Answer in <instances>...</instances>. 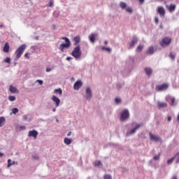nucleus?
Masks as SVG:
<instances>
[{
	"instance_id": "f257e3e1",
	"label": "nucleus",
	"mask_w": 179,
	"mask_h": 179,
	"mask_svg": "<svg viewBox=\"0 0 179 179\" xmlns=\"http://www.w3.org/2000/svg\"><path fill=\"white\" fill-rule=\"evenodd\" d=\"M72 57L76 58V59H79L82 57V50H80V45H77L75 47L71 52Z\"/></svg>"
},
{
	"instance_id": "f03ea898",
	"label": "nucleus",
	"mask_w": 179,
	"mask_h": 179,
	"mask_svg": "<svg viewBox=\"0 0 179 179\" xmlns=\"http://www.w3.org/2000/svg\"><path fill=\"white\" fill-rule=\"evenodd\" d=\"M26 44H22L17 49L15 52V60L19 59L22 57L23 52H24V50H26Z\"/></svg>"
},
{
	"instance_id": "7ed1b4c3",
	"label": "nucleus",
	"mask_w": 179,
	"mask_h": 179,
	"mask_svg": "<svg viewBox=\"0 0 179 179\" xmlns=\"http://www.w3.org/2000/svg\"><path fill=\"white\" fill-rule=\"evenodd\" d=\"M62 40H64L66 43H62L59 48L61 50L62 52H64V50H65V48H69V47H71V41L65 36L62 38Z\"/></svg>"
},
{
	"instance_id": "20e7f679",
	"label": "nucleus",
	"mask_w": 179,
	"mask_h": 179,
	"mask_svg": "<svg viewBox=\"0 0 179 179\" xmlns=\"http://www.w3.org/2000/svg\"><path fill=\"white\" fill-rule=\"evenodd\" d=\"M92 97L93 93L92 92V88L88 87L85 90V94L84 95V99H86V100H92Z\"/></svg>"
},
{
	"instance_id": "39448f33",
	"label": "nucleus",
	"mask_w": 179,
	"mask_h": 179,
	"mask_svg": "<svg viewBox=\"0 0 179 179\" xmlns=\"http://www.w3.org/2000/svg\"><path fill=\"white\" fill-rule=\"evenodd\" d=\"M171 43V38L169 37H165L162 38V41L159 42V45L161 47H167V45H170V43Z\"/></svg>"
},
{
	"instance_id": "423d86ee",
	"label": "nucleus",
	"mask_w": 179,
	"mask_h": 179,
	"mask_svg": "<svg viewBox=\"0 0 179 179\" xmlns=\"http://www.w3.org/2000/svg\"><path fill=\"white\" fill-rule=\"evenodd\" d=\"M128 118H129V110L125 109L121 113L120 121H127Z\"/></svg>"
},
{
	"instance_id": "0eeeda50",
	"label": "nucleus",
	"mask_w": 179,
	"mask_h": 179,
	"mask_svg": "<svg viewBox=\"0 0 179 179\" xmlns=\"http://www.w3.org/2000/svg\"><path fill=\"white\" fill-rule=\"evenodd\" d=\"M141 127H142L141 124H136L134 129L127 132V136H129L130 135H134V134H136V131H138V129H140Z\"/></svg>"
},
{
	"instance_id": "6e6552de",
	"label": "nucleus",
	"mask_w": 179,
	"mask_h": 179,
	"mask_svg": "<svg viewBox=\"0 0 179 179\" xmlns=\"http://www.w3.org/2000/svg\"><path fill=\"white\" fill-rule=\"evenodd\" d=\"M169 87V85L167 84H162L160 85H157L155 87V90L157 92H163V90H166V89Z\"/></svg>"
},
{
	"instance_id": "1a4fd4ad",
	"label": "nucleus",
	"mask_w": 179,
	"mask_h": 179,
	"mask_svg": "<svg viewBox=\"0 0 179 179\" xmlns=\"http://www.w3.org/2000/svg\"><path fill=\"white\" fill-rule=\"evenodd\" d=\"M38 135V131H37V130H31V131H29L28 133V136L29 138L33 137L34 139H37Z\"/></svg>"
},
{
	"instance_id": "9d476101",
	"label": "nucleus",
	"mask_w": 179,
	"mask_h": 179,
	"mask_svg": "<svg viewBox=\"0 0 179 179\" xmlns=\"http://www.w3.org/2000/svg\"><path fill=\"white\" fill-rule=\"evenodd\" d=\"M81 86H83V83L82 82V80H78L74 83L73 89L74 90H79V88Z\"/></svg>"
},
{
	"instance_id": "9b49d317",
	"label": "nucleus",
	"mask_w": 179,
	"mask_h": 179,
	"mask_svg": "<svg viewBox=\"0 0 179 179\" xmlns=\"http://www.w3.org/2000/svg\"><path fill=\"white\" fill-rule=\"evenodd\" d=\"M52 100L55 103L56 107H59V103H61V100L59 98L57 97V96L53 95L52 96Z\"/></svg>"
},
{
	"instance_id": "f8f14e48",
	"label": "nucleus",
	"mask_w": 179,
	"mask_h": 179,
	"mask_svg": "<svg viewBox=\"0 0 179 179\" xmlns=\"http://www.w3.org/2000/svg\"><path fill=\"white\" fill-rule=\"evenodd\" d=\"M138 43V38L136 36H134L131 42L129 43V48H134L135 47V44Z\"/></svg>"
},
{
	"instance_id": "ddd939ff",
	"label": "nucleus",
	"mask_w": 179,
	"mask_h": 179,
	"mask_svg": "<svg viewBox=\"0 0 179 179\" xmlns=\"http://www.w3.org/2000/svg\"><path fill=\"white\" fill-rule=\"evenodd\" d=\"M157 12L159 13L160 16H164L166 15V10H164V6L158 7Z\"/></svg>"
},
{
	"instance_id": "4468645a",
	"label": "nucleus",
	"mask_w": 179,
	"mask_h": 179,
	"mask_svg": "<svg viewBox=\"0 0 179 179\" xmlns=\"http://www.w3.org/2000/svg\"><path fill=\"white\" fill-rule=\"evenodd\" d=\"M97 34L92 33L89 36V40L91 43H94L96 41V38L97 37Z\"/></svg>"
},
{
	"instance_id": "2eb2a0df",
	"label": "nucleus",
	"mask_w": 179,
	"mask_h": 179,
	"mask_svg": "<svg viewBox=\"0 0 179 179\" xmlns=\"http://www.w3.org/2000/svg\"><path fill=\"white\" fill-rule=\"evenodd\" d=\"M157 106L159 110H160V108H166V107H167V103L158 101Z\"/></svg>"
},
{
	"instance_id": "dca6fc26",
	"label": "nucleus",
	"mask_w": 179,
	"mask_h": 179,
	"mask_svg": "<svg viewBox=\"0 0 179 179\" xmlns=\"http://www.w3.org/2000/svg\"><path fill=\"white\" fill-rule=\"evenodd\" d=\"M150 141H154V142H157L159 139V136L152 134V133H150Z\"/></svg>"
},
{
	"instance_id": "f3484780",
	"label": "nucleus",
	"mask_w": 179,
	"mask_h": 179,
	"mask_svg": "<svg viewBox=\"0 0 179 179\" xmlns=\"http://www.w3.org/2000/svg\"><path fill=\"white\" fill-rule=\"evenodd\" d=\"M74 45H78L80 43V36H77L73 38Z\"/></svg>"
},
{
	"instance_id": "a211bd4d",
	"label": "nucleus",
	"mask_w": 179,
	"mask_h": 179,
	"mask_svg": "<svg viewBox=\"0 0 179 179\" xmlns=\"http://www.w3.org/2000/svg\"><path fill=\"white\" fill-rule=\"evenodd\" d=\"M168 10L171 13L172 12H174L176 10V5L175 4H171L170 6H167Z\"/></svg>"
},
{
	"instance_id": "6ab92c4d",
	"label": "nucleus",
	"mask_w": 179,
	"mask_h": 179,
	"mask_svg": "<svg viewBox=\"0 0 179 179\" xmlns=\"http://www.w3.org/2000/svg\"><path fill=\"white\" fill-rule=\"evenodd\" d=\"M145 72L148 76H150L152 73H153V70L149 67H147L145 69Z\"/></svg>"
},
{
	"instance_id": "aec40b11",
	"label": "nucleus",
	"mask_w": 179,
	"mask_h": 179,
	"mask_svg": "<svg viewBox=\"0 0 179 179\" xmlns=\"http://www.w3.org/2000/svg\"><path fill=\"white\" fill-rule=\"evenodd\" d=\"M3 52H9V43L6 42L3 48Z\"/></svg>"
},
{
	"instance_id": "412c9836",
	"label": "nucleus",
	"mask_w": 179,
	"mask_h": 179,
	"mask_svg": "<svg viewBox=\"0 0 179 179\" xmlns=\"http://www.w3.org/2000/svg\"><path fill=\"white\" fill-rule=\"evenodd\" d=\"M64 142L65 145H69L72 143V139L66 137V138H64Z\"/></svg>"
},
{
	"instance_id": "4be33fe9",
	"label": "nucleus",
	"mask_w": 179,
	"mask_h": 179,
	"mask_svg": "<svg viewBox=\"0 0 179 179\" xmlns=\"http://www.w3.org/2000/svg\"><path fill=\"white\" fill-rule=\"evenodd\" d=\"M147 52L148 54H150V55L155 54V48L153 46H150Z\"/></svg>"
},
{
	"instance_id": "5701e85b",
	"label": "nucleus",
	"mask_w": 179,
	"mask_h": 179,
	"mask_svg": "<svg viewBox=\"0 0 179 179\" xmlns=\"http://www.w3.org/2000/svg\"><path fill=\"white\" fill-rule=\"evenodd\" d=\"M9 90L11 93H17V88L13 87V85L10 86Z\"/></svg>"
},
{
	"instance_id": "b1692460",
	"label": "nucleus",
	"mask_w": 179,
	"mask_h": 179,
	"mask_svg": "<svg viewBox=\"0 0 179 179\" xmlns=\"http://www.w3.org/2000/svg\"><path fill=\"white\" fill-rule=\"evenodd\" d=\"M6 120L5 119L4 117H0V128L1 127L3 126V124H5Z\"/></svg>"
},
{
	"instance_id": "393cba45",
	"label": "nucleus",
	"mask_w": 179,
	"mask_h": 179,
	"mask_svg": "<svg viewBox=\"0 0 179 179\" xmlns=\"http://www.w3.org/2000/svg\"><path fill=\"white\" fill-rule=\"evenodd\" d=\"M54 93H55V94H59V96H61L62 95V90L61 88L56 89L55 90Z\"/></svg>"
},
{
	"instance_id": "a878e982",
	"label": "nucleus",
	"mask_w": 179,
	"mask_h": 179,
	"mask_svg": "<svg viewBox=\"0 0 179 179\" xmlns=\"http://www.w3.org/2000/svg\"><path fill=\"white\" fill-rule=\"evenodd\" d=\"M142 50H143V45H139L137 47L136 51V52H142Z\"/></svg>"
},
{
	"instance_id": "bb28decb",
	"label": "nucleus",
	"mask_w": 179,
	"mask_h": 179,
	"mask_svg": "<svg viewBox=\"0 0 179 179\" xmlns=\"http://www.w3.org/2000/svg\"><path fill=\"white\" fill-rule=\"evenodd\" d=\"M102 51H107L108 52H111L112 50L110 48H106V46L101 47Z\"/></svg>"
},
{
	"instance_id": "cd10ccee",
	"label": "nucleus",
	"mask_w": 179,
	"mask_h": 179,
	"mask_svg": "<svg viewBox=\"0 0 179 179\" xmlns=\"http://www.w3.org/2000/svg\"><path fill=\"white\" fill-rule=\"evenodd\" d=\"M120 6L122 9H127V4L125 3V2L121 1L120 3Z\"/></svg>"
},
{
	"instance_id": "c85d7f7f",
	"label": "nucleus",
	"mask_w": 179,
	"mask_h": 179,
	"mask_svg": "<svg viewBox=\"0 0 179 179\" xmlns=\"http://www.w3.org/2000/svg\"><path fill=\"white\" fill-rule=\"evenodd\" d=\"M94 165L96 167H101V166H103V164H101V161H96L94 164Z\"/></svg>"
},
{
	"instance_id": "c756f323",
	"label": "nucleus",
	"mask_w": 179,
	"mask_h": 179,
	"mask_svg": "<svg viewBox=\"0 0 179 179\" xmlns=\"http://www.w3.org/2000/svg\"><path fill=\"white\" fill-rule=\"evenodd\" d=\"M47 6H49V8H52L54 6V0H49V3Z\"/></svg>"
},
{
	"instance_id": "7c9ffc66",
	"label": "nucleus",
	"mask_w": 179,
	"mask_h": 179,
	"mask_svg": "<svg viewBox=\"0 0 179 179\" xmlns=\"http://www.w3.org/2000/svg\"><path fill=\"white\" fill-rule=\"evenodd\" d=\"M173 157L176 159V163H179V152H178Z\"/></svg>"
},
{
	"instance_id": "2f4dec72",
	"label": "nucleus",
	"mask_w": 179,
	"mask_h": 179,
	"mask_svg": "<svg viewBox=\"0 0 179 179\" xmlns=\"http://www.w3.org/2000/svg\"><path fill=\"white\" fill-rule=\"evenodd\" d=\"M8 100L10 101H15V100H16V97L15 96L10 95L8 96Z\"/></svg>"
},
{
	"instance_id": "473e14b6",
	"label": "nucleus",
	"mask_w": 179,
	"mask_h": 179,
	"mask_svg": "<svg viewBox=\"0 0 179 179\" xmlns=\"http://www.w3.org/2000/svg\"><path fill=\"white\" fill-rule=\"evenodd\" d=\"M54 17H58L59 16V11L55 10L53 13Z\"/></svg>"
},
{
	"instance_id": "72a5a7b5",
	"label": "nucleus",
	"mask_w": 179,
	"mask_h": 179,
	"mask_svg": "<svg viewBox=\"0 0 179 179\" xmlns=\"http://www.w3.org/2000/svg\"><path fill=\"white\" fill-rule=\"evenodd\" d=\"M134 10L131 7H127L126 8V12H128L129 13H132Z\"/></svg>"
},
{
	"instance_id": "f704fd0d",
	"label": "nucleus",
	"mask_w": 179,
	"mask_h": 179,
	"mask_svg": "<svg viewBox=\"0 0 179 179\" xmlns=\"http://www.w3.org/2000/svg\"><path fill=\"white\" fill-rule=\"evenodd\" d=\"M13 114H17L19 113V109L17 108H14L12 109Z\"/></svg>"
},
{
	"instance_id": "c9c22d12",
	"label": "nucleus",
	"mask_w": 179,
	"mask_h": 179,
	"mask_svg": "<svg viewBox=\"0 0 179 179\" xmlns=\"http://www.w3.org/2000/svg\"><path fill=\"white\" fill-rule=\"evenodd\" d=\"M32 157L34 160H38V159H40V157H38V155L37 154L32 155Z\"/></svg>"
},
{
	"instance_id": "e433bc0d",
	"label": "nucleus",
	"mask_w": 179,
	"mask_h": 179,
	"mask_svg": "<svg viewBox=\"0 0 179 179\" xmlns=\"http://www.w3.org/2000/svg\"><path fill=\"white\" fill-rule=\"evenodd\" d=\"M160 155H161V154L159 153L158 155L154 156L153 160H159V159H160Z\"/></svg>"
},
{
	"instance_id": "4c0bfd02",
	"label": "nucleus",
	"mask_w": 179,
	"mask_h": 179,
	"mask_svg": "<svg viewBox=\"0 0 179 179\" xmlns=\"http://www.w3.org/2000/svg\"><path fill=\"white\" fill-rule=\"evenodd\" d=\"M169 57L171 59H173V61H174V59H176V55L173 54V53H170Z\"/></svg>"
},
{
	"instance_id": "58836bf2",
	"label": "nucleus",
	"mask_w": 179,
	"mask_h": 179,
	"mask_svg": "<svg viewBox=\"0 0 179 179\" xmlns=\"http://www.w3.org/2000/svg\"><path fill=\"white\" fill-rule=\"evenodd\" d=\"M3 62H6L7 64H10V57H6L4 60Z\"/></svg>"
},
{
	"instance_id": "ea45409f",
	"label": "nucleus",
	"mask_w": 179,
	"mask_h": 179,
	"mask_svg": "<svg viewBox=\"0 0 179 179\" xmlns=\"http://www.w3.org/2000/svg\"><path fill=\"white\" fill-rule=\"evenodd\" d=\"M115 103H117V104H120V103H121V98H118V97L115 98Z\"/></svg>"
},
{
	"instance_id": "a19ab883",
	"label": "nucleus",
	"mask_w": 179,
	"mask_h": 179,
	"mask_svg": "<svg viewBox=\"0 0 179 179\" xmlns=\"http://www.w3.org/2000/svg\"><path fill=\"white\" fill-rule=\"evenodd\" d=\"M173 160H174V157H172V158L168 159L167 164H171V163H173Z\"/></svg>"
},
{
	"instance_id": "79ce46f5",
	"label": "nucleus",
	"mask_w": 179,
	"mask_h": 179,
	"mask_svg": "<svg viewBox=\"0 0 179 179\" xmlns=\"http://www.w3.org/2000/svg\"><path fill=\"white\" fill-rule=\"evenodd\" d=\"M103 179H113L111 175H105L103 176Z\"/></svg>"
},
{
	"instance_id": "37998d69",
	"label": "nucleus",
	"mask_w": 179,
	"mask_h": 179,
	"mask_svg": "<svg viewBox=\"0 0 179 179\" xmlns=\"http://www.w3.org/2000/svg\"><path fill=\"white\" fill-rule=\"evenodd\" d=\"M10 166H12V159H9L8 160V165L7 167H10Z\"/></svg>"
},
{
	"instance_id": "c03bdc74",
	"label": "nucleus",
	"mask_w": 179,
	"mask_h": 179,
	"mask_svg": "<svg viewBox=\"0 0 179 179\" xmlns=\"http://www.w3.org/2000/svg\"><path fill=\"white\" fill-rule=\"evenodd\" d=\"M175 101H176V98H172L171 99V106H174Z\"/></svg>"
},
{
	"instance_id": "a18cd8bd",
	"label": "nucleus",
	"mask_w": 179,
	"mask_h": 179,
	"mask_svg": "<svg viewBox=\"0 0 179 179\" xmlns=\"http://www.w3.org/2000/svg\"><path fill=\"white\" fill-rule=\"evenodd\" d=\"M27 118H29V115H23V120H24L25 121H27Z\"/></svg>"
},
{
	"instance_id": "49530a36",
	"label": "nucleus",
	"mask_w": 179,
	"mask_h": 179,
	"mask_svg": "<svg viewBox=\"0 0 179 179\" xmlns=\"http://www.w3.org/2000/svg\"><path fill=\"white\" fill-rule=\"evenodd\" d=\"M51 71H52V68H50V67L46 68V72H51Z\"/></svg>"
},
{
	"instance_id": "de8ad7c7",
	"label": "nucleus",
	"mask_w": 179,
	"mask_h": 179,
	"mask_svg": "<svg viewBox=\"0 0 179 179\" xmlns=\"http://www.w3.org/2000/svg\"><path fill=\"white\" fill-rule=\"evenodd\" d=\"M36 83H39L40 85H43V80H37L36 81Z\"/></svg>"
},
{
	"instance_id": "09e8293b",
	"label": "nucleus",
	"mask_w": 179,
	"mask_h": 179,
	"mask_svg": "<svg viewBox=\"0 0 179 179\" xmlns=\"http://www.w3.org/2000/svg\"><path fill=\"white\" fill-rule=\"evenodd\" d=\"M29 55H30V54H29V52H27L24 54L25 58H29Z\"/></svg>"
},
{
	"instance_id": "8fccbe9b",
	"label": "nucleus",
	"mask_w": 179,
	"mask_h": 179,
	"mask_svg": "<svg viewBox=\"0 0 179 179\" xmlns=\"http://www.w3.org/2000/svg\"><path fill=\"white\" fill-rule=\"evenodd\" d=\"M20 129H22V130L26 129V126H20Z\"/></svg>"
},
{
	"instance_id": "3c124183",
	"label": "nucleus",
	"mask_w": 179,
	"mask_h": 179,
	"mask_svg": "<svg viewBox=\"0 0 179 179\" xmlns=\"http://www.w3.org/2000/svg\"><path fill=\"white\" fill-rule=\"evenodd\" d=\"M71 59H73V58L71 57H66V61H71Z\"/></svg>"
},
{
	"instance_id": "603ef678",
	"label": "nucleus",
	"mask_w": 179,
	"mask_h": 179,
	"mask_svg": "<svg viewBox=\"0 0 179 179\" xmlns=\"http://www.w3.org/2000/svg\"><path fill=\"white\" fill-rule=\"evenodd\" d=\"M155 23H159V17H155Z\"/></svg>"
},
{
	"instance_id": "864d4df0",
	"label": "nucleus",
	"mask_w": 179,
	"mask_h": 179,
	"mask_svg": "<svg viewBox=\"0 0 179 179\" xmlns=\"http://www.w3.org/2000/svg\"><path fill=\"white\" fill-rule=\"evenodd\" d=\"M3 156L4 154L0 152V159H1V157H3Z\"/></svg>"
},
{
	"instance_id": "5fc2aeb1",
	"label": "nucleus",
	"mask_w": 179,
	"mask_h": 179,
	"mask_svg": "<svg viewBox=\"0 0 179 179\" xmlns=\"http://www.w3.org/2000/svg\"><path fill=\"white\" fill-rule=\"evenodd\" d=\"M138 1L142 5L143 3V2H145V0H138Z\"/></svg>"
},
{
	"instance_id": "6e6d98bb",
	"label": "nucleus",
	"mask_w": 179,
	"mask_h": 179,
	"mask_svg": "<svg viewBox=\"0 0 179 179\" xmlns=\"http://www.w3.org/2000/svg\"><path fill=\"white\" fill-rule=\"evenodd\" d=\"M121 86H122L121 85L117 84V89H121Z\"/></svg>"
},
{
	"instance_id": "4d7b16f0",
	"label": "nucleus",
	"mask_w": 179,
	"mask_h": 179,
	"mask_svg": "<svg viewBox=\"0 0 179 179\" xmlns=\"http://www.w3.org/2000/svg\"><path fill=\"white\" fill-rule=\"evenodd\" d=\"M171 179H178V178L175 175Z\"/></svg>"
},
{
	"instance_id": "13d9d810",
	"label": "nucleus",
	"mask_w": 179,
	"mask_h": 179,
	"mask_svg": "<svg viewBox=\"0 0 179 179\" xmlns=\"http://www.w3.org/2000/svg\"><path fill=\"white\" fill-rule=\"evenodd\" d=\"M14 164H17V162H13V163L11 164V166H14Z\"/></svg>"
},
{
	"instance_id": "bf43d9fd",
	"label": "nucleus",
	"mask_w": 179,
	"mask_h": 179,
	"mask_svg": "<svg viewBox=\"0 0 179 179\" xmlns=\"http://www.w3.org/2000/svg\"><path fill=\"white\" fill-rule=\"evenodd\" d=\"M168 121H169V122H170V121H171V116L168 117Z\"/></svg>"
},
{
	"instance_id": "052dcab7",
	"label": "nucleus",
	"mask_w": 179,
	"mask_h": 179,
	"mask_svg": "<svg viewBox=\"0 0 179 179\" xmlns=\"http://www.w3.org/2000/svg\"><path fill=\"white\" fill-rule=\"evenodd\" d=\"M71 134H72V132H71V131H69V132L67 134V136H71Z\"/></svg>"
},
{
	"instance_id": "680f3d73",
	"label": "nucleus",
	"mask_w": 179,
	"mask_h": 179,
	"mask_svg": "<svg viewBox=\"0 0 179 179\" xmlns=\"http://www.w3.org/2000/svg\"><path fill=\"white\" fill-rule=\"evenodd\" d=\"M104 44L105 45H107V44H108V41H104Z\"/></svg>"
},
{
	"instance_id": "e2e57ef3",
	"label": "nucleus",
	"mask_w": 179,
	"mask_h": 179,
	"mask_svg": "<svg viewBox=\"0 0 179 179\" xmlns=\"http://www.w3.org/2000/svg\"><path fill=\"white\" fill-rule=\"evenodd\" d=\"M52 111H53V113H55V111H57V109H55V108H54L52 109Z\"/></svg>"
},
{
	"instance_id": "0e129e2a",
	"label": "nucleus",
	"mask_w": 179,
	"mask_h": 179,
	"mask_svg": "<svg viewBox=\"0 0 179 179\" xmlns=\"http://www.w3.org/2000/svg\"><path fill=\"white\" fill-rule=\"evenodd\" d=\"M4 27L3 24H0V27Z\"/></svg>"
},
{
	"instance_id": "69168bd1",
	"label": "nucleus",
	"mask_w": 179,
	"mask_h": 179,
	"mask_svg": "<svg viewBox=\"0 0 179 179\" xmlns=\"http://www.w3.org/2000/svg\"><path fill=\"white\" fill-rule=\"evenodd\" d=\"M177 120H178V121H179V113L178 115Z\"/></svg>"
},
{
	"instance_id": "338daca9",
	"label": "nucleus",
	"mask_w": 179,
	"mask_h": 179,
	"mask_svg": "<svg viewBox=\"0 0 179 179\" xmlns=\"http://www.w3.org/2000/svg\"><path fill=\"white\" fill-rule=\"evenodd\" d=\"M160 27H162V25H160Z\"/></svg>"
}]
</instances>
